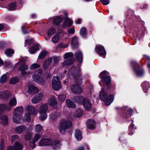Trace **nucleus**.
<instances>
[{
  "mask_svg": "<svg viewBox=\"0 0 150 150\" xmlns=\"http://www.w3.org/2000/svg\"><path fill=\"white\" fill-rule=\"evenodd\" d=\"M52 143V140L49 139H41L39 142L40 146H43L51 145Z\"/></svg>",
  "mask_w": 150,
  "mask_h": 150,
  "instance_id": "obj_13",
  "label": "nucleus"
},
{
  "mask_svg": "<svg viewBox=\"0 0 150 150\" xmlns=\"http://www.w3.org/2000/svg\"><path fill=\"white\" fill-rule=\"evenodd\" d=\"M72 126L71 123L68 121L64 120L61 122L59 124V131L62 134H63L65 131Z\"/></svg>",
  "mask_w": 150,
  "mask_h": 150,
  "instance_id": "obj_6",
  "label": "nucleus"
},
{
  "mask_svg": "<svg viewBox=\"0 0 150 150\" xmlns=\"http://www.w3.org/2000/svg\"><path fill=\"white\" fill-rule=\"evenodd\" d=\"M78 39L77 37L74 36L72 38L71 45L74 47L77 46L78 43Z\"/></svg>",
  "mask_w": 150,
  "mask_h": 150,
  "instance_id": "obj_28",
  "label": "nucleus"
},
{
  "mask_svg": "<svg viewBox=\"0 0 150 150\" xmlns=\"http://www.w3.org/2000/svg\"><path fill=\"white\" fill-rule=\"evenodd\" d=\"M18 69L21 71V74L23 76H26L29 75L30 72L29 71H26L28 69V66L24 63H21L19 65Z\"/></svg>",
  "mask_w": 150,
  "mask_h": 150,
  "instance_id": "obj_9",
  "label": "nucleus"
},
{
  "mask_svg": "<svg viewBox=\"0 0 150 150\" xmlns=\"http://www.w3.org/2000/svg\"><path fill=\"white\" fill-rule=\"evenodd\" d=\"M73 63V60L71 59H68L65 60L62 63L63 66H69Z\"/></svg>",
  "mask_w": 150,
  "mask_h": 150,
  "instance_id": "obj_31",
  "label": "nucleus"
},
{
  "mask_svg": "<svg viewBox=\"0 0 150 150\" xmlns=\"http://www.w3.org/2000/svg\"><path fill=\"white\" fill-rule=\"evenodd\" d=\"M100 97L101 100L104 101L105 105L107 106L109 105L112 102L114 98L112 95H107L104 88H102L100 92Z\"/></svg>",
  "mask_w": 150,
  "mask_h": 150,
  "instance_id": "obj_2",
  "label": "nucleus"
},
{
  "mask_svg": "<svg viewBox=\"0 0 150 150\" xmlns=\"http://www.w3.org/2000/svg\"><path fill=\"white\" fill-rule=\"evenodd\" d=\"M1 150H3L4 149V141L3 139H1Z\"/></svg>",
  "mask_w": 150,
  "mask_h": 150,
  "instance_id": "obj_61",
  "label": "nucleus"
},
{
  "mask_svg": "<svg viewBox=\"0 0 150 150\" xmlns=\"http://www.w3.org/2000/svg\"><path fill=\"white\" fill-rule=\"evenodd\" d=\"M17 103V101L16 98H13L11 99L9 102V105L11 107L15 106Z\"/></svg>",
  "mask_w": 150,
  "mask_h": 150,
  "instance_id": "obj_36",
  "label": "nucleus"
},
{
  "mask_svg": "<svg viewBox=\"0 0 150 150\" xmlns=\"http://www.w3.org/2000/svg\"><path fill=\"white\" fill-rule=\"evenodd\" d=\"M68 32L69 34H74V29L73 28H71L68 30Z\"/></svg>",
  "mask_w": 150,
  "mask_h": 150,
  "instance_id": "obj_58",
  "label": "nucleus"
},
{
  "mask_svg": "<svg viewBox=\"0 0 150 150\" xmlns=\"http://www.w3.org/2000/svg\"><path fill=\"white\" fill-rule=\"evenodd\" d=\"M31 114L27 113L25 115V118L26 120L28 122L30 120V115Z\"/></svg>",
  "mask_w": 150,
  "mask_h": 150,
  "instance_id": "obj_55",
  "label": "nucleus"
},
{
  "mask_svg": "<svg viewBox=\"0 0 150 150\" xmlns=\"http://www.w3.org/2000/svg\"><path fill=\"white\" fill-rule=\"evenodd\" d=\"M52 86L54 90L58 91L60 88L61 83L57 76H55L53 77L52 81Z\"/></svg>",
  "mask_w": 150,
  "mask_h": 150,
  "instance_id": "obj_8",
  "label": "nucleus"
},
{
  "mask_svg": "<svg viewBox=\"0 0 150 150\" xmlns=\"http://www.w3.org/2000/svg\"><path fill=\"white\" fill-rule=\"evenodd\" d=\"M96 50L100 56L104 58L105 57L106 52L103 46L100 45H98L96 48Z\"/></svg>",
  "mask_w": 150,
  "mask_h": 150,
  "instance_id": "obj_12",
  "label": "nucleus"
},
{
  "mask_svg": "<svg viewBox=\"0 0 150 150\" xmlns=\"http://www.w3.org/2000/svg\"><path fill=\"white\" fill-rule=\"evenodd\" d=\"M36 142H34V141H33V142H30V147L33 148V149L34 148L35 146V143Z\"/></svg>",
  "mask_w": 150,
  "mask_h": 150,
  "instance_id": "obj_60",
  "label": "nucleus"
},
{
  "mask_svg": "<svg viewBox=\"0 0 150 150\" xmlns=\"http://www.w3.org/2000/svg\"><path fill=\"white\" fill-rule=\"evenodd\" d=\"M32 134L31 133L29 132L27 133L25 135L24 139L25 140H29L31 137Z\"/></svg>",
  "mask_w": 150,
  "mask_h": 150,
  "instance_id": "obj_53",
  "label": "nucleus"
},
{
  "mask_svg": "<svg viewBox=\"0 0 150 150\" xmlns=\"http://www.w3.org/2000/svg\"><path fill=\"white\" fill-rule=\"evenodd\" d=\"M43 96L42 93H40L35 96L32 99L31 101L33 104H36L39 103L41 100Z\"/></svg>",
  "mask_w": 150,
  "mask_h": 150,
  "instance_id": "obj_14",
  "label": "nucleus"
},
{
  "mask_svg": "<svg viewBox=\"0 0 150 150\" xmlns=\"http://www.w3.org/2000/svg\"><path fill=\"white\" fill-rule=\"evenodd\" d=\"M82 114V110L79 109L75 112L74 116L75 117H80L81 116Z\"/></svg>",
  "mask_w": 150,
  "mask_h": 150,
  "instance_id": "obj_33",
  "label": "nucleus"
},
{
  "mask_svg": "<svg viewBox=\"0 0 150 150\" xmlns=\"http://www.w3.org/2000/svg\"><path fill=\"white\" fill-rule=\"evenodd\" d=\"M40 65L36 63H34L30 67V69L31 70L36 69L40 67Z\"/></svg>",
  "mask_w": 150,
  "mask_h": 150,
  "instance_id": "obj_51",
  "label": "nucleus"
},
{
  "mask_svg": "<svg viewBox=\"0 0 150 150\" xmlns=\"http://www.w3.org/2000/svg\"><path fill=\"white\" fill-rule=\"evenodd\" d=\"M33 39L32 38L29 40H25V42L28 44H29L33 42Z\"/></svg>",
  "mask_w": 150,
  "mask_h": 150,
  "instance_id": "obj_62",
  "label": "nucleus"
},
{
  "mask_svg": "<svg viewBox=\"0 0 150 150\" xmlns=\"http://www.w3.org/2000/svg\"><path fill=\"white\" fill-rule=\"evenodd\" d=\"M75 56L77 61L81 63L83 60V54L82 52L80 50L76 51L75 53Z\"/></svg>",
  "mask_w": 150,
  "mask_h": 150,
  "instance_id": "obj_16",
  "label": "nucleus"
},
{
  "mask_svg": "<svg viewBox=\"0 0 150 150\" xmlns=\"http://www.w3.org/2000/svg\"><path fill=\"white\" fill-rule=\"evenodd\" d=\"M28 91L30 94H34L38 92V89L36 87L32 86L29 87Z\"/></svg>",
  "mask_w": 150,
  "mask_h": 150,
  "instance_id": "obj_24",
  "label": "nucleus"
},
{
  "mask_svg": "<svg viewBox=\"0 0 150 150\" xmlns=\"http://www.w3.org/2000/svg\"><path fill=\"white\" fill-rule=\"evenodd\" d=\"M81 104H83L84 108L87 111H90L92 107V104L90 100L87 98H84Z\"/></svg>",
  "mask_w": 150,
  "mask_h": 150,
  "instance_id": "obj_10",
  "label": "nucleus"
},
{
  "mask_svg": "<svg viewBox=\"0 0 150 150\" xmlns=\"http://www.w3.org/2000/svg\"><path fill=\"white\" fill-rule=\"evenodd\" d=\"M40 46L38 44L34 45L29 48V51L31 54L34 53L40 48Z\"/></svg>",
  "mask_w": 150,
  "mask_h": 150,
  "instance_id": "obj_22",
  "label": "nucleus"
},
{
  "mask_svg": "<svg viewBox=\"0 0 150 150\" xmlns=\"http://www.w3.org/2000/svg\"><path fill=\"white\" fill-rule=\"evenodd\" d=\"M28 113L31 115H35L36 113V110L35 108L33 106L29 105L26 108Z\"/></svg>",
  "mask_w": 150,
  "mask_h": 150,
  "instance_id": "obj_20",
  "label": "nucleus"
},
{
  "mask_svg": "<svg viewBox=\"0 0 150 150\" xmlns=\"http://www.w3.org/2000/svg\"><path fill=\"white\" fill-rule=\"evenodd\" d=\"M5 54L8 57L12 56L13 54L14 53L13 50L10 49H7L5 51Z\"/></svg>",
  "mask_w": 150,
  "mask_h": 150,
  "instance_id": "obj_34",
  "label": "nucleus"
},
{
  "mask_svg": "<svg viewBox=\"0 0 150 150\" xmlns=\"http://www.w3.org/2000/svg\"><path fill=\"white\" fill-rule=\"evenodd\" d=\"M75 135L76 139L78 141H80L82 139L81 132L79 130H76Z\"/></svg>",
  "mask_w": 150,
  "mask_h": 150,
  "instance_id": "obj_27",
  "label": "nucleus"
},
{
  "mask_svg": "<svg viewBox=\"0 0 150 150\" xmlns=\"http://www.w3.org/2000/svg\"><path fill=\"white\" fill-rule=\"evenodd\" d=\"M100 1L103 5H107L109 3V0H100Z\"/></svg>",
  "mask_w": 150,
  "mask_h": 150,
  "instance_id": "obj_57",
  "label": "nucleus"
},
{
  "mask_svg": "<svg viewBox=\"0 0 150 150\" xmlns=\"http://www.w3.org/2000/svg\"><path fill=\"white\" fill-rule=\"evenodd\" d=\"M134 125L133 124H132L130 125L129 126V130L130 131V132H129V135H132L133 134V132L134 130Z\"/></svg>",
  "mask_w": 150,
  "mask_h": 150,
  "instance_id": "obj_44",
  "label": "nucleus"
},
{
  "mask_svg": "<svg viewBox=\"0 0 150 150\" xmlns=\"http://www.w3.org/2000/svg\"><path fill=\"white\" fill-rule=\"evenodd\" d=\"M88 127L90 129H93L96 127V122L93 119H89L86 123Z\"/></svg>",
  "mask_w": 150,
  "mask_h": 150,
  "instance_id": "obj_15",
  "label": "nucleus"
},
{
  "mask_svg": "<svg viewBox=\"0 0 150 150\" xmlns=\"http://www.w3.org/2000/svg\"><path fill=\"white\" fill-rule=\"evenodd\" d=\"M19 78L16 76H14L11 78L10 79L9 83L11 84H15L18 82Z\"/></svg>",
  "mask_w": 150,
  "mask_h": 150,
  "instance_id": "obj_30",
  "label": "nucleus"
},
{
  "mask_svg": "<svg viewBox=\"0 0 150 150\" xmlns=\"http://www.w3.org/2000/svg\"><path fill=\"white\" fill-rule=\"evenodd\" d=\"M59 113L57 112H54L50 115V117L51 120H55L58 117Z\"/></svg>",
  "mask_w": 150,
  "mask_h": 150,
  "instance_id": "obj_40",
  "label": "nucleus"
},
{
  "mask_svg": "<svg viewBox=\"0 0 150 150\" xmlns=\"http://www.w3.org/2000/svg\"><path fill=\"white\" fill-rule=\"evenodd\" d=\"M68 44H65L63 43H61L58 46L59 48L64 49L68 46Z\"/></svg>",
  "mask_w": 150,
  "mask_h": 150,
  "instance_id": "obj_54",
  "label": "nucleus"
},
{
  "mask_svg": "<svg viewBox=\"0 0 150 150\" xmlns=\"http://www.w3.org/2000/svg\"><path fill=\"white\" fill-rule=\"evenodd\" d=\"M56 32L55 29L53 28H51L48 31L47 34L48 36H50Z\"/></svg>",
  "mask_w": 150,
  "mask_h": 150,
  "instance_id": "obj_50",
  "label": "nucleus"
},
{
  "mask_svg": "<svg viewBox=\"0 0 150 150\" xmlns=\"http://www.w3.org/2000/svg\"><path fill=\"white\" fill-rule=\"evenodd\" d=\"M1 98L2 99H6L10 97L11 94L10 92L7 90L4 91L0 92Z\"/></svg>",
  "mask_w": 150,
  "mask_h": 150,
  "instance_id": "obj_19",
  "label": "nucleus"
},
{
  "mask_svg": "<svg viewBox=\"0 0 150 150\" xmlns=\"http://www.w3.org/2000/svg\"><path fill=\"white\" fill-rule=\"evenodd\" d=\"M48 107L46 104L42 105L40 107L39 112L40 114V119L41 120L44 121L47 117V111Z\"/></svg>",
  "mask_w": 150,
  "mask_h": 150,
  "instance_id": "obj_5",
  "label": "nucleus"
},
{
  "mask_svg": "<svg viewBox=\"0 0 150 150\" xmlns=\"http://www.w3.org/2000/svg\"><path fill=\"white\" fill-rule=\"evenodd\" d=\"M52 62V59L51 58H49L45 60L43 63V68L45 69H47L49 67Z\"/></svg>",
  "mask_w": 150,
  "mask_h": 150,
  "instance_id": "obj_18",
  "label": "nucleus"
},
{
  "mask_svg": "<svg viewBox=\"0 0 150 150\" xmlns=\"http://www.w3.org/2000/svg\"><path fill=\"white\" fill-rule=\"evenodd\" d=\"M58 98L59 100L62 102L64 101L66 98V95L63 94H62L58 96Z\"/></svg>",
  "mask_w": 150,
  "mask_h": 150,
  "instance_id": "obj_47",
  "label": "nucleus"
},
{
  "mask_svg": "<svg viewBox=\"0 0 150 150\" xmlns=\"http://www.w3.org/2000/svg\"><path fill=\"white\" fill-rule=\"evenodd\" d=\"M19 136L18 135H13L12 136L11 139L12 142H13L16 139L18 138Z\"/></svg>",
  "mask_w": 150,
  "mask_h": 150,
  "instance_id": "obj_59",
  "label": "nucleus"
},
{
  "mask_svg": "<svg viewBox=\"0 0 150 150\" xmlns=\"http://www.w3.org/2000/svg\"><path fill=\"white\" fill-rule=\"evenodd\" d=\"M8 118L6 116H4L1 118V122L2 123L5 125L8 124Z\"/></svg>",
  "mask_w": 150,
  "mask_h": 150,
  "instance_id": "obj_39",
  "label": "nucleus"
},
{
  "mask_svg": "<svg viewBox=\"0 0 150 150\" xmlns=\"http://www.w3.org/2000/svg\"><path fill=\"white\" fill-rule=\"evenodd\" d=\"M23 145L18 142H16L14 145L8 147L7 150H21Z\"/></svg>",
  "mask_w": 150,
  "mask_h": 150,
  "instance_id": "obj_11",
  "label": "nucleus"
},
{
  "mask_svg": "<svg viewBox=\"0 0 150 150\" xmlns=\"http://www.w3.org/2000/svg\"><path fill=\"white\" fill-rule=\"evenodd\" d=\"M53 148L54 149H56L59 147L61 145L60 142L58 140L52 141V143L51 144Z\"/></svg>",
  "mask_w": 150,
  "mask_h": 150,
  "instance_id": "obj_25",
  "label": "nucleus"
},
{
  "mask_svg": "<svg viewBox=\"0 0 150 150\" xmlns=\"http://www.w3.org/2000/svg\"><path fill=\"white\" fill-rule=\"evenodd\" d=\"M40 137L41 135L40 134H35L34 137V138L33 139V141H34L35 142H37L40 139Z\"/></svg>",
  "mask_w": 150,
  "mask_h": 150,
  "instance_id": "obj_46",
  "label": "nucleus"
},
{
  "mask_svg": "<svg viewBox=\"0 0 150 150\" xmlns=\"http://www.w3.org/2000/svg\"><path fill=\"white\" fill-rule=\"evenodd\" d=\"M23 108L21 106L18 107L16 108L15 109L14 112V115L13 117V120L14 122L15 123H19L20 122V120L18 118V120H16V118H17L18 117V115H19L21 114L23 112Z\"/></svg>",
  "mask_w": 150,
  "mask_h": 150,
  "instance_id": "obj_7",
  "label": "nucleus"
},
{
  "mask_svg": "<svg viewBox=\"0 0 150 150\" xmlns=\"http://www.w3.org/2000/svg\"><path fill=\"white\" fill-rule=\"evenodd\" d=\"M36 72V73L33 75V80L38 83H39L40 82L41 78L40 77L41 74V71L39 70Z\"/></svg>",
  "mask_w": 150,
  "mask_h": 150,
  "instance_id": "obj_17",
  "label": "nucleus"
},
{
  "mask_svg": "<svg viewBox=\"0 0 150 150\" xmlns=\"http://www.w3.org/2000/svg\"><path fill=\"white\" fill-rule=\"evenodd\" d=\"M26 130V127L23 125L19 126L15 129V130L16 133L18 134H20L23 132H24Z\"/></svg>",
  "mask_w": 150,
  "mask_h": 150,
  "instance_id": "obj_21",
  "label": "nucleus"
},
{
  "mask_svg": "<svg viewBox=\"0 0 150 150\" xmlns=\"http://www.w3.org/2000/svg\"><path fill=\"white\" fill-rule=\"evenodd\" d=\"M84 99L82 96H77L74 97L73 100L75 102H77L81 104L83 100Z\"/></svg>",
  "mask_w": 150,
  "mask_h": 150,
  "instance_id": "obj_29",
  "label": "nucleus"
},
{
  "mask_svg": "<svg viewBox=\"0 0 150 150\" xmlns=\"http://www.w3.org/2000/svg\"><path fill=\"white\" fill-rule=\"evenodd\" d=\"M131 64L137 76H140L143 75L144 71V69L139 67V64L136 61H132Z\"/></svg>",
  "mask_w": 150,
  "mask_h": 150,
  "instance_id": "obj_3",
  "label": "nucleus"
},
{
  "mask_svg": "<svg viewBox=\"0 0 150 150\" xmlns=\"http://www.w3.org/2000/svg\"><path fill=\"white\" fill-rule=\"evenodd\" d=\"M133 112V110L131 108L129 109L126 113V117H130L132 115Z\"/></svg>",
  "mask_w": 150,
  "mask_h": 150,
  "instance_id": "obj_48",
  "label": "nucleus"
},
{
  "mask_svg": "<svg viewBox=\"0 0 150 150\" xmlns=\"http://www.w3.org/2000/svg\"><path fill=\"white\" fill-rule=\"evenodd\" d=\"M47 55V52L46 51H42L39 54L38 58L39 59H42L44 58Z\"/></svg>",
  "mask_w": 150,
  "mask_h": 150,
  "instance_id": "obj_38",
  "label": "nucleus"
},
{
  "mask_svg": "<svg viewBox=\"0 0 150 150\" xmlns=\"http://www.w3.org/2000/svg\"><path fill=\"white\" fill-rule=\"evenodd\" d=\"M7 76L6 74H4L1 77L0 81L1 83L5 82L7 79Z\"/></svg>",
  "mask_w": 150,
  "mask_h": 150,
  "instance_id": "obj_45",
  "label": "nucleus"
},
{
  "mask_svg": "<svg viewBox=\"0 0 150 150\" xmlns=\"http://www.w3.org/2000/svg\"><path fill=\"white\" fill-rule=\"evenodd\" d=\"M73 56V54L71 52H68L65 54L64 55V59L67 58L72 57Z\"/></svg>",
  "mask_w": 150,
  "mask_h": 150,
  "instance_id": "obj_52",
  "label": "nucleus"
},
{
  "mask_svg": "<svg viewBox=\"0 0 150 150\" xmlns=\"http://www.w3.org/2000/svg\"><path fill=\"white\" fill-rule=\"evenodd\" d=\"M68 74L69 77L74 79L76 82L72 86V91L75 93H80L82 92V89L80 86L82 83V78L79 70L72 67L68 71Z\"/></svg>",
  "mask_w": 150,
  "mask_h": 150,
  "instance_id": "obj_1",
  "label": "nucleus"
},
{
  "mask_svg": "<svg viewBox=\"0 0 150 150\" xmlns=\"http://www.w3.org/2000/svg\"><path fill=\"white\" fill-rule=\"evenodd\" d=\"M42 129L43 127L40 125H37L35 128V131L37 132H39L42 130Z\"/></svg>",
  "mask_w": 150,
  "mask_h": 150,
  "instance_id": "obj_41",
  "label": "nucleus"
},
{
  "mask_svg": "<svg viewBox=\"0 0 150 150\" xmlns=\"http://www.w3.org/2000/svg\"><path fill=\"white\" fill-rule=\"evenodd\" d=\"M143 90L145 93H147L148 91V89L150 88V84L146 81L143 82L142 84Z\"/></svg>",
  "mask_w": 150,
  "mask_h": 150,
  "instance_id": "obj_26",
  "label": "nucleus"
},
{
  "mask_svg": "<svg viewBox=\"0 0 150 150\" xmlns=\"http://www.w3.org/2000/svg\"><path fill=\"white\" fill-rule=\"evenodd\" d=\"M66 102L68 107L72 108H74L75 107V105L74 103L70 100L67 99Z\"/></svg>",
  "mask_w": 150,
  "mask_h": 150,
  "instance_id": "obj_35",
  "label": "nucleus"
},
{
  "mask_svg": "<svg viewBox=\"0 0 150 150\" xmlns=\"http://www.w3.org/2000/svg\"><path fill=\"white\" fill-rule=\"evenodd\" d=\"M48 104L51 106H54L57 104V102L54 96L50 97L48 101Z\"/></svg>",
  "mask_w": 150,
  "mask_h": 150,
  "instance_id": "obj_23",
  "label": "nucleus"
},
{
  "mask_svg": "<svg viewBox=\"0 0 150 150\" xmlns=\"http://www.w3.org/2000/svg\"><path fill=\"white\" fill-rule=\"evenodd\" d=\"M54 62L55 64H57L60 60V57H53Z\"/></svg>",
  "mask_w": 150,
  "mask_h": 150,
  "instance_id": "obj_56",
  "label": "nucleus"
},
{
  "mask_svg": "<svg viewBox=\"0 0 150 150\" xmlns=\"http://www.w3.org/2000/svg\"><path fill=\"white\" fill-rule=\"evenodd\" d=\"M59 38V36L58 35H54L52 38V41L53 42L57 43L58 42Z\"/></svg>",
  "mask_w": 150,
  "mask_h": 150,
  "instance_id": "obj_43",
  "label": "nucleus"
},
{
  "mask_svg": "<svg viewBox=\"0 0 150 150\" xmlns=\"http://www.w3.org/2000/svg\"><path fill=\"white\" fill-rule=\"evenodd\" d=\"M100 77L101 79V81H104L106 83V85H104V88H105L106 86L107 89L109 88L110 87V83L111 82L110 77L106 75V72L105 71H103L101 72L100 75Z\"/></svg>",
  "mask_w": 150,
  "mask_h": 150,
  "instance_id": "obj_4",
  "label": "nucleus"
},
{
  "mask_svg": "<svg viewBox=\"0 0 150 150\" xmlns=\"http://www.w3.org/2000/svg\"><path fill=\"white\" fill-rule=\"evenodd\" d=\"M6 45L5 43L4 42H0V46L1 47L2 46H4Z\"/></svg>",
  "mask_w": 150,
  "mask_h": 150,
  "instance_id": "obj_64",
  "label": "nucleus"
},
{
  "mask_svg": "<svg viewBox=\"0 0 150 150\" xmlns=\"http://www.w3.org/2000/svg\"><path fill=\"white\" fill-rule=\"evenodd\" d=\"M72 20L69 18H67V20L64 23V25L68 26H70L72 24Z\"/></svg>",
  "mask_w": 150,
  "mask_h": 150,
  "instance_id": "obj_42",
  "label": "nucleus"
},
{
  "mask_svg": "<svg viewBox=\"0 0 150 150\" xmlns=\"http://www.w3.org/2000/svg\"><path fill=\"white\" fill-rule=\"evenodd\" d=\"M63 18L60 17H58L54 20V23L57 25L59 24L62 21Z\"/></svg>",
  "mask_w": 150,
  "mask_h": 150,
  "instance_id": "obj_37",
  "label": "nucleus"
},
{
  "mask_svg": "<svg viewBox=\"0 0 150 150\" xmlns=\"http://www.w3.org/2000/svg\"><path fill=\"white\" fill-rule=\"evenodd\" d=\"M86 29L84 27H82L80 29V34L83 37H85L87 35Z\"/></svg>",
  "mask_w": 150,
  "mask_h": 150,
  "instance_id": "obj_32",
  "label": "nucleus"
},
{
  "mask_svg": "<svg viewBox=\"0 0 150 150\" xmlns=\"http://www.w3.org/2000/svg\"><path fill=\"white\" fill-rule=\"evenodd\" d=\"M15 3L14 2H13L10 4L8 6L9 10L11 11L15 10Z\"/></svg>",
  "mask_w": 150,
  "mask_h": 150,
  "instance_id": "obj_49",
  "label": "nucleus"
},
{
  "mask_svg": "<svg viewBox=\"0 0 150 150\" xmlns=\"http://www.w3.org/2000/svg\"><path fill=\"white\" fill-rule=\"evenodd\" d=\"M11 63L8 62H5L4 63L5 66L6 67L10 66L11 65Z\"/></svg>",
  "mask_w": 150,
  "mask_h": 150,
  "instance_id": "obj_63",
  "label": "nucleus"
}]
</instances>
